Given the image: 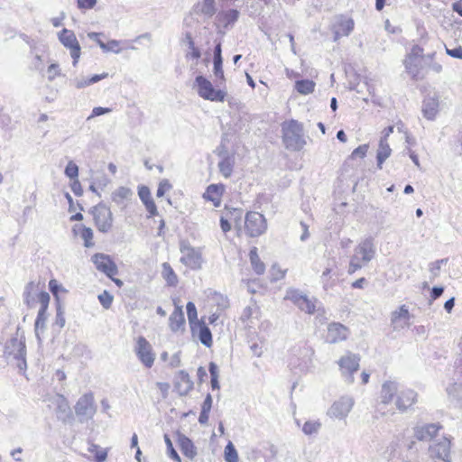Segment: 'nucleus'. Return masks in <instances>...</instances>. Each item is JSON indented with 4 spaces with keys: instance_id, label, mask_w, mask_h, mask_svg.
Returning a JSON list of instances; mask_svg holds the SVG:
<instances>
[{
    "instance_id": "obj_56",
    "label": "nucleus",
    "mask_w": 462,
    "mask_h": 462,
    "mask_svg": "<svg viewBox=\"0 0 462 462\" xmlns=\"http://www.w3.org/2000/svg\"><path fill=\"white\" fill-rule=\"evenodd\" d=\"M50 295L46 291H41L38 294V301L41 304L40 310H48L49 302H50Z\"/></svg>"
},
{
    "instance_id": "obj_59",
    "label": "nucleus",
    "mask_w": 462,
    "mask_h": 462,
    "mask_svg": "<svg viewBox=\"0 0 462 462\" xmlns=\"http://www.w3.org/2000/svg\"><path fill=\"white\" fill-rule=\"evenodd\" d=\"M430 59L428 60V64H426V67H428L430 70L433 71L436 74L441 73L442 65L438 62L433 61L434 53L430 54Z\"/></svg>"
},
{
    "instance_id": "obj_30",
    "label": "nucleus",
    "mask_w": 462,
    "mask_h": 462,
    "mask_svg": "<svg viewBox=\"0 0 462 462\" xmlns=\"http://www.w3.org/2000/svg\"><path fill=\"white\" fill-rule=\"evenodd\" d=\"M107 77H108V73H102V74H96L89 79L76 78L75 79H73V85L77 88L79 89V88H86L89 85L95 84V83L98 82L99 80L104 79Z\"/></svg>"
},
{
    "instance_id": "obj_3",
    "label": "nucleus",
    "mask_w": 462,
    "mask_h": 462,
    "mask_svg": "<svg viewBox=\"0 0 462 462\" xmlns=\"http://www.w3.org/2000/svg\"><path fill=\"white\" fill-rule=\"evenodd\" d=\"M4 356L6 359L12 358L15 361V365L20 372H25L27 369L26 363V346L23 339L12 337L5 346Z\"/></svg>"
},
{
    "instance_id": "obj_48",
    "label": "nucleus",
    "mask_w": 462,
    "mask_h": 462,
    "mask_svg": "<svg viewBox=\"0 0 462 462\" xmlns=\"http://www.w3.org/2000/svg\"><path fill=\"white\" fill-rule=\"evenodd\" d=\"M448 396L454 400H457L462 393V383H453L447 388Z\"/></svg>"
},
{
    "instance_id": "obj_32",
    "label": "nucleus",
    "mask_w": 462,
    "mask_h": 462,
    "mask_svg": "<svg viewBox=\"0 0 462 462\" xmlns=\"http://www.w3.org/2000/svg\"><path fill=\"white\" fill-rule=\"evenodd\" d=\"M162 275L170 286H175L178 282V277L174 273L173 269L168 263H163Z\"/></svg>"
},
{
    "instance_id": "obj_40",
    "label": "nucleus",
    "mask_w": 462,
    "mask_h": 462,
    "mask_svg": "<svg viewBox=\"0 0 462 462\" xmlns=\"http://www.w3.org/2000/svg\"><path fill=\"white\" fill-rule=\"evenodd\" d=\"M199 12L207 17H211L216 13L215 1L204 0Z\"/></svg>"
},
{
    "instance_id": "obj_53",
    "label": "nucleus",
    "mask_w": 462,
    "mask_h": 462,
    "mask_svg": "<svg viewBox=\"0 0 462 462\" xmlns=\"http://www.w3.org/2000/svg\"><path fill=\"white\" fill-rule=\"evenodd\" d=\"M186 309H187V315H188L189 321L190 325L192 326V324L194 323L195 320H197V318H198L196 306L193 302L189 301L187 303Z\"/></svg>"
},
{
    "instance_id": "obj_10",
    "label": "nucleus",
    "mask_w": 462,
    "mask_h": 462,
    "mask_svg": "<svg viewBox=\"0 0 462 462\" xmlns=\"http://www.w3.org/2000/svg\"><path fill=\"white\" fill-rule=\"evenodd\" d=\"M360 357L353 353H347L337 361L342 376L347 383L354 382V373L359 369Z\"/></svg>"
},
{
    "instance_id": "obj_50",
    "label": "nucleus",
    "mask_w": 462,
    "mask_h": 462,
    "mask_svg": "<svg viewBox=\"0 0 462 462\" xmlns=\"http://www.w3.org/2000/svg\"><path fill=\"white\" fill-rule=\"evenodd\" d=\"M65 174L71 180H76L79 175V167L73 162H69L65 168Z\"/></svg>"
},
{
    "instance_id": "obj_42",
    "label": "nucleus",
    "mask_w": 462,
    "mask_h": 462,
    "mask_svg": "<svg viewBox=\"0 0 462 462\" xmlns=\"http://www.w3.org/2000/svg\"><path fill=\"white\" fill-rule=\"evenodd\" d=\"M447 259H440L430 263L429 265V271L430 273V280H434L435 278L439 276L441 265L447 263Z\"/></svg>"
},
{
    "instance_id": "obj_52",
    "label": "nucleus",
    "mask_w": 462,
    "mask_h": 462,
    "mask_svg": "<svg viewBox=\"0 0 462 462\" xmlns=\"http://www.w3.org/2000/svg\"><path fill=\"white\" fill-rule=\"evenodd\" d=\"M304 296V294L297 290H290L287 291L285 299L290 300L295 305H298V303L303 299Z\"/></svg>"
},
{
    "instance_id": "obj_1",
    "label": "nucleus",
    "mask_w": 462,
    "mask_h": 462,
    "mask_svg": "<svg viewBox=\"0 0 462 462\" xmlns=\"http://www.w3.org/2000/svg\"><path fill=\"white\" fill-rule=\"evenodd\" d=\"M282 142L286 149L299 152L306 145L302 124L296 120L284 122L282 125Z\"/></svg>"
},
{
    "instance_id": "obj_8",
    "label": "nucleus",
    "mask_w": 462,
    "mask_h": 462,
    "mask_svg": "<svg viewBox=\"0 0 462 462\" xmlns=\"http://www.w3.org/2000/svg\"><path fill=\"white\" fill-rule=\"evenodd\" d=\"M428 453L432 459L452 462L450 457V440L446 437L433 439L429 446Z\"/></svg>"
},
{
    "instance_id": "obj_4",
    "label": "nucleus",
    "mask_w": 462,
    "mask_h": 462,
    "mask_svg": "<svg viewBox=\"0 0 462 462\" xmlns=\"http://www.w3.org/2000/svg\"><path fill=\"white\" fill-rule=\"evenodd\" d=\"M194 87L197 88L198 95L206 100L224 102L226 97V91L215 89L212 83L201 75L196 77Z\"/></svg>"
},
{
    "instance_id": "obj_63",
    "label": "nucleus",
    "mask_w": 462,
    "mask_h": 462,
    "mask_svg": "<svg viewBox=\"0 0 462 462\" xmlns=\"http://www.w3.org/2000/svg\"><path fill=\"white\" fill-rule=\"evenodd\" d=\"M48 74L49 79L53 80L60 74L59 65L56 63L51 64L48 68Z\"/></svg>"
},
{
    "instance_id": "obj_41",
    "label": "nucleus",
    "mask_w": 462,
    "mask_h": 462,
    "mask_svg": "<svg viewBox=\"0 0 462 462\" xmlns=\"http://www.w3.org/2000/svg\"><path fill=\"white\" fill-rule=\"evenodd\" d=\"M80 237L84 240V245L86 247H91L93 246V242H92V239H93V231L91 228L89 227H86L84 226H80Z\"/></svg>"
},
{
    "instance_id": "obj_16",
    "label": "nucleus",
    "mask_w": 462,
    "mask_h": 462,
    "mask_svg": "<svg viewBox=\"0 0 462 462\" xmlns=\"http://www.w3.org/2000/svg\"><path fill=\"white\" fill-rule=\"evenodd\" d=\"M399 393V385L395 381H385L381 388L380 395H379V404H378V411H381L382 405H387L391 403L393 399Z\"/></svg>"
},
{
    "instance_id": "obj_23",
    "label": "nucleus",
    "mask_w": 462,
    "mask_h": 462,
    "mask_svg": "<svg viewBox=\"0 0 462 462\" xmlns=\"http://www.w3.org/2000/svg\"><path fill=\"white\" fill-rule=\"evenodd\" d=\"M178 444L184 456L193 460L198 452L197 448L190 439L183 434H178Z\"/></svg>"
},
{
    "instance_id": "obj_5",
    "label": "nucleus",
    "mask_w": 462,
    "mask_h": 462,
    "mask_svg": "<svg viewBox=\"0 0 462 462\" xmlns=\"http://www.w3.org/2000/svg\"><path fill=\"white\" fill-rule=\"evenodd\" d=\"M97 409L94 394L91 392L86 393L80 396L74 406L75 413L80 422L93 419Z\"/></svg>"
},
{
    "instance_id": "obj_49",
    "label": "nucleus",
    "mask_w": 462,
    "mask_h": 462,
    "mask_svg": "<svg viewBox=\"0 0 462 462\" xmlns=\"http://www.w3.org/2000/svg\"><path fill=\"white\" fill-rule=\"evenodd\" d=\"M98 300L105 309H109L112 305L114 297L107 291H104L98 295Z\"/></svg>"
},
{
    "instance_id": "obj_55",
    "label": "nucleus",
    "mask_w": 462,
    "mask_h": 462,
    "mask_svg": "<svg viewBox=\"0 0 462 462\" xmlns=\"http://www.w3.org/2000/svg\"><path fill=\"white\" fill-rule=\"evenodd\" d=\"M363 265L365 264L357 259V256L353 255L349 263L348 273L353 274L357 270L361 269Z\"/></svg>"
},
{
    "instance_id": "obj_22",
    "label": "nucleus",
    "mask_w": 462,
    "mask_h": 462,
    "mask_svg": "<svg viewBox=\"0 0 462 462\" xmlns=\"http://www.w3.org/2000/svg\"><path fill=\"white\" fill-rule=\"evenodd\" d=\"M224 190L225 186L223 184H211L207 188L203 198L207 200L212 201L215 207H219Z\"/></svg>"
},
{
    "instance_id": "obj_24",
    "label": "nucleus",
    "mask_w": 462,
    "mask_h": 462,
    "mask_svg": "<svg viewBox=\"0 0 462 462\" xmlns=\"http://www.w3.org/2000/svg\"><path fill=\"white\" fill-rule=\"evenodd\" d=\"M169 326L173 332L184 329L185 318L181 307H175L173 312L169 318Z\"/></svg>"
},
{
    "instance_id": "obj_62",
    "label": "nucleus",
    "mask_w": 462,
    "mask_h": 462,
    "mask_svg": "<svg viewBox=\"0 0 462 462\" xmlns=\"http://www.w3.org/2000/svg\"><path fill=\"white\" fill-rule=\"evenodd\" d=\"M110 111H111V109L107 108V107H101V106L94 107L91 115L88 117V120H90L91 118H93L95 116H99L107 114Z\"/></svg>"
},
{
    "instance_id": "obj_12",
    "label": "nucleus",
    "mask_w": 462,
    "mask_h": 462,
    "mask_svg": "<svg viewBox=\"0 0 462 462\" xmlns=\"http://www.w3.org/2000/svg\"><path fill=\"white\" fill-rule=\"evenodd\" d=\"M59 40L66 48L70 50L73 65L76 66L80 57L81 49L75 33L70 30L63 29L59 33Z\"/></svg>"
},
{
    "instance_id": "obj_31",
    "label": "nucleus",
    "mask_w": 462,
    "mask_h": 462,
    "mask_svg": "<svg viewBox=\"0 0 462 462\" xmlns=\"http://www.w3.org/2000/svg\"><path fill=\"white\" fill-rule=\"evenodd\" d=\"M249 257L252 268L255 273L258 275L263 274L265 271V264L261 261L256 247H253L250 250Z\"/></svg>"
},
{
    "instance_id": "obj_58",
    "label": "nucleus",
    "mask_w": 462,
    "mask_h": 462,
    "mask_svg": "<svg viewBox=\"0 0 462 462\" xmlns=\"http://www.w3.org/2000/svg\"><path fill=\"white\" fill-rule=\"evenodd\" d=\"M223 60L214 59V74L221 80H225L224 71L222 69Z\"/></svg>"
},
{
    "instance_id": "obj_34",
    "label": "nucleus",
    "mask_w": 462,
    "mask_h": 462,
    "mask_svg": "<svg viewBox=\"0 0 462 462\" xmlns=\"http://www.w3.org/2000/svg\"><path fill=\"white\" fill-rule=\"evenodd\" d=\"M239 16V12L236 9L228 10L225 13H220L218 14L219 21L224 23V26L226 28L228 25L235 23Z\"/></svg>"
},
{
    "instance_id": "obj_47",
    "label": "nucleus",
    "mask_w": 462,
    "mask_h": 462,
    "mask_svg": "<svg viewBox=\"0 0 462 462\" xmlns=\"http://www.w3.org/2000/svg\"><path fill=\"white\" fill-rule=\"evenodd\" d=\"M46 319H47L46 310H39L37 318L35 320V325H34L35 332H36L37 336H38V330L40 328L43 329L45 328Z\"/></svg>"
},
{
    "instance_id": "obj_60",
    "label": "nucleus",
    "mask_w": 462,
    "mask_h": 462,
    "mask_svg": "<svg viewBox=\"0 0 462 462\" xmlns=\"http://www.w3.org/2000/svg\"><path fill=\"white\" fill-rule=\"evenodd\" d=\"M171 189V184L169 182L168 180H162L160 183H159V187L157 189V192H156V195L157 197H162L165 193L166 190H169Z\"/></svg>"
},
{
    "instance_id": "obj_46",
    "label": "nucleus",
    "mask_w": 462,
    "mask_h": 462,
    "mask_svg": "<svg viewBox=\"0 0 462 462\" xmlns=\"http://www.w3.org/2000/svg\"><path fill=\"white\" fill-rule=\"evenodd\" d=\"M164 441H165V444L167 446L168 456L171 459H173V460H175L177 462H181L180 457L179 456V454L177 453V451L173 448L172 442H171L170 437L167 434L164 435Z\"/></svg>"
},
{
    "instance_id": "obj_37",
    "label": "nucleus",
    "mask_w": 462,
    "mask_h": 462,
    "mask_svg": "<svg viewBox=\"0 0 462 462\" xmlns=\"http://www.w3.org/2000/svg\"><path fill=\"white\" fill-rule=\"evenodd\" d=\"M36 290V284L33 282H30L26 284L23 291V300L29 306L32 307L34 303V297L32 292Z\"/></svg>"
},
{
    "instance_id": "obj_6",
    "label": "nucleus",
    "mask_w": 462,
    "mask_h": 462,
    "mask_svg": "<svg viewBox=\"0 0 462 462\" xmlns=\"http://www.w3.org/2000/svg\"><path fill=\"white\" fill-rule=\"evenodd\" d=\"M181 253L180 262L192 270H199L202 267V254L199 248L191 246L188 242L181 241L180 244Z\"/></svg>"
},
{
    "instance_id": "obj_29",
    "label": "nucleus",
    "mask_w": 462,
    "mask_h": 462,
    "mask_svg": "<svg viewBox=\"0 0 462 462\" xmlns=\"http://www.w3.org/2000/svg\"><path fill=\"white\" fill-rule=\"evenodd\" d=\"M235 164V159L233 156L225 155L218 162V170L220 173L226 178H229L232 175Z\"/></svg>"
},
{
    "instance_id": "obj_44",
    "label": "nucleus",
    "mask_w": 462,
    "mask_h": 462,
    "mask_svg": "<svg viewBox=\"0 0 462 462\" xmlns=\"http://www.w3.org/2000/svg\"><path fill=\"white\" fill-rule=\"evenodd\" d=\"M298 308L306 313L311 314L315 311V304L314 302L309 299L306 295L303 299L298 303Z\"/></svg>"
},
{
    "instance_id": "obj_38",
    "label": "nucleus",
    "mask_w": 462,
    "mask_h": 462,
    "mask_svg": "<svg viewBox=\"0 0 462 462\" xmlns=\"http://www.w3.org/2000/svg\"><path fill=\"white\" fill-rule=\"evenodd\" d=\"M49 289L53 296L56 298L57 303H60L59 294L67 293L68 290L64 288L57 280L51 279L49 282Z\"/></svg>"
},
{
    "instance_id": "obj_19",
    "label": "nucleus",
    "mask_w": 462,
    "mask_h": 462,
    "mask_svg": "<svg viewBox=\"0 0 462 462\" xmlns=\"http://www.w3.org/2000/svg\"><path fill=\"white\" fill-rule=\"evenodd\" d=\"M439 428L434 423L416 426L414 428V437L420 441H433Z\"/></svg>"
},
{
    "instance_id": "obj_13",
    "label": "nucleus",
    "mask_w": 462,
    "mask_h": 462,
    "mask_svg": "<svg viewBox=\"0 0 462 462\" xmlns=\"http://www.w3.org/2000/svg\"><path fill=\"white\" fill-rule=\"evenodd\" d=\"M375 252L374 239L366 237L356 246L353 255H356L357 259L365 265L374 258Z\"/></svg>"
},
{
    "instance_id": "obj_26",
    "label": "nucleus",
    "mask_w": 462,
    "mask_h": 462,
    "mask_svg": "<svg viewBox=\"0 0 462 462\" xmlns=\"http://www.w3.org/2000/svg\"><path fill=\"white\" fill-rule=\"evenodd\" d=\"M132 194V190L129 188L119 187L113 191L111 198L113 202L123 208L125 207V200L128 199Z\"/></svg>"
},
{
    "instance_id": "obj_25",
    "label": "nucleus",
    "mask_w": 462,
    "mask_h": 462,
    "mask_svg": "<svg viewBox=\"0 0 462 462\" xmlns=\"http://www.w3.org/2000/svg\"><path fill=\"white\" fill-rule=\"evenodd\" d=\"M439 100L437 97H428L423 101L422 113L424 117L434 120L439 112Z\"/></svg>"
},
{
    "instance_id": "obj_18",
    "label": "nucleus",
    "mask_w": 462,
    "mask_h": 462,
    "mask_svg": "<svg viewBox=\"0 0 462 462\" xmlns=\"http://www.w3.org/2000/svg\"><path fill=\"white\" fill-rule=\"evenodd\" d=\"M417 402V393L411 389L399 391L395 400L396 408L400 411H405Z\"/></svg>"
},
{
    "instance_id": "obj_27",
    "label": "nucleus",
    "mask_w": 462,
    "mask_h": 462,
    "mask_svg": "<svg viewBox=\"0 0 462 462\" xmlns=\"http://www.w3.org/2000/svg\"><path fill=\"white\" fill-rule=\"evenodd\" d=\"M179 380L176 386L180 395H185L193 388V382L185 371H180Z\"/></svg>"
},
{
    "instance_id": "obj_7",
    "label": "nucleus",
    "mask_w": 462,
    "mask_h": 462,
    "mask_svg": "<svg viewBox=\"0 0 462 462\" xmlns=\"http://www.w3.org/2000/svg\"><path fill=\"white\" fill-rule=\"evenodd\" d=\"M91 213L97 229L102 233H107L113 226V214L110 208L99 203L93 207Z\"/></svg>"
},
{
    "instance_id": "obj_11",
    "label": "nucleus",
    "mask_w": 462,
    "mask_h": 462,
    "mask_svg": "<svg viewBox=\"0 0 462 462\" xmlns=\"http://www.w3.org/2000/svg\"><path fill=\"white\" fill-rule=\"evenodd\" d=\"M354 406V400L349 396H343L335 402L328 410L327 414L330 418L343 420L347 417Z\"/></svg>"
},
{
    "instance_id": "obj_45",
    "label": "nucleus",
    "mask_w": 462,
    "mask_h": 462,
    "mask_svg": "<svg viewBox=\"0 0 462 462\" xmlns=\"http://www.w3.org/2000/svg\"><path fill=\"white\" fill-rule=\"evenodd\" d=\"M90 453H94L97 462H104L107 457V452L104 449H100L96 444H91L88 448Z\"/></svg>"
},
{
    "instance_id": "obj_17",
    "label": "nucleus",
    "mask_w": 462,
    "mask_h": 462,
    "mask_svg": "<svg viewBox=\"0 0 462 462\" xmlns=\"http://www.w3.org/2000/svg\"><path fill=\"white\" fill-rule=\"evenodd\" d=\"M411 315L406 305H402L398 310L392 312L391 325L394 331H399L410 326Z\"/></svg>"
},
{
    "instance_id": "obj_15",
    "label": "nucleus",
    "mask_w": 462,
    "mask_h": 462,
    "mask_svg": "<svg viewBox=\"0 0 462 462\" xmlns=\"http://www.w3.org/2000/svg\"><path fill=\"white\" fill-rule=\"evenodd\" d=\"M92 261L96 265V268L106 273L107 277L112 278L117 274L118 270L116 264L111 260L108 255L104 254H95L92 256Z\"/></svg>"
},
{
    "instance_id": "obj_21",
    "label": "nucleus",
    "mask_w": 462,
    "mask_h": 462,
    "mask_svg": "<svg viewBox=\"0 0 462 462\" xmlns=\"http://www.w3.org/2000/svg\"><path fill=\"white\" fill-rule=\"evenodd\" d=\"M348 329L340 323H331L328 328V341L330 343H337L347 337Z\"/></svg>"
},
{
    "instance_id": "obj_64",
    "label": "nucleus",
    "mask_w": 462,
    "mask_h": 462,
    "mask_svg": "<svg viewBox=\"0 0 462 462\" xmlns=\"http://www.w3.org/2000/svg\"><path fill=\"white\" fill-rule=\"evenodd\" d=\"M446 52L450 57L462 60V48L460 46L454 49H448L446 47Z\"/></svg>"
},
{
    "instance_id": "obj_28",
    "label": "nucleus",
    "mask_w": 462,
    "mask_h": 462,
    "mask_svg": "<svg viewBox=\"0 0 462 462\" xmlns=\"http://www.w3.org/2000/svg\"><path fill=\"white\" fill-rule=\"evenodd\" d=\"M392 153V149L390 148L389 143L384 139H380L379 146L377 150V166L379 169H382L383 163L386 159L390 157Z\"/></svg>"
},
{
    "instance_id": "obj_14",
    "label": "nucleus",
    "mask_w": 462,
    "mask_h": 462,
    "mask_svg": "<svg viewBox=\"0 0 462 462\" xmlns=\"http://www.w3.org/2000/svg\"><path fill=\"white\" fill-rule=\"evenodd\" d=\"M134 351L143 365L148 368L152 366L155 355L152 352L151 344L143 337L138 338Z\"/></svg>"
},
{
    "instance_id": "obj_61",
    "label": "nucleus",
    "mask_w": 462,
    "mask_h": 462,
    "mask_svg": "<svg viewBox=\"0 0 462 462\" xmlns=\"http://www.w3.org/2000/svg\"><path fill=\"white\" fill-rule=\"evenodd\" d=\"M368 146L366 144H363L356 148L353 152L351 156L353 158L360 157L363 158L365 156L367 152Z\"/></svg>"
},
{
    "instance_id": "obj_43",
    "label": "nucleus",
    "mask_w": 462,
    "mask_h": 462,
    "mask_svg": "<svg viewBox=\"0 0 462 462\" xmlns=\"http://www.w3.org/2000/svg\"><path fill=\"white\" fill-rule=\"evenodd\" d=\"M120 43V41L110 40L106 44H100V48L104 52L112 51L118 54L121 52V49L119 48Z\"/></svg>"
},
{
    "instance_id": "obj_54",
    "label": "nucleus",
    "mask_w": 462,
    "mask_h": 462,
    "mask_svg": "<svg viewBox=\"0 0 462 462\" xmlns=\"http://www.w3.org/2000/svg\"><path fill=\"white\" fill-rule=\"evenodd\" d=\"M55 323L60 328H63L65 326L64 310L60 303H57Z\"/></svg>"
},
{
    "instance_id": "obj_35",
    "label": "nucleus",
    "mask_w": 462,
    "mask_h": 462,
    "mask_svg": "<svg viewBox=\"0 0 462 462\" xmlns=\"http://www.w3.org/2000/svg\"><path fill=\"white\" fill-rule=\"evenodd\" d=\"M199 338L201 344L208 347L212 345L211 331L205 324H199Z\"/></svg>"
},
{
    "instance_id": "obj_2",
    "label": "nucleus",
    "mask_w": 462,
    "mask_h": 462,
    "mask_svg": "<svg viewBox=\"0 0 462 462\" xmlns=\"http://www.w3.org/2000/svg\"><path fill=\"white\" fill-rule=\"evenodd\" d=\"M430 59V55H423V50L415 45L404 60L405 69L413 79H422L426 75L423 68L426 67Z\"/></svg>"
},
{
    "instance_id": "obj_20",
    "label": "nucleus",
    "mask_w": 462,
    "mask_h": 462,
    "mask_svg": "<svg viewBox=\"0 0 462 462\" xmlns=\"http://www.w3.org/2000/svg\"><path fill=\"white\" fill-rule=\"evenodd\" d=\"M354 25L353 19L340 17L333 25L334 42H337L342 36H348L354 30Z\"/></svg>"
},
{
    "instance_id": "obj_33",
    "label": "nucleus",
    "mask_w": 462,
    "mask_h": 462,
    "mask_svg": "<svg viewBox=\"0 0 462 462\" xmlns=\"http://www.w3.org/2000/svg\"><path fill=\"white\" fill-rule=\"evenodd\" d=\"M315 82L310 79H301L295 82V89L301 95H308L314 91Z\"/></svg>"
},
{
    "instance_id": "obj_36",
    "label": "nucleus",
    "mask_w": 462,
    "mask_h": 462,
    "mask_svg": "<svg viewBox=\"0 0 462 462\" xmlns=\"http://www.w3.org/2000/svg\"><path fill=\"white\" fill-rule=\"evenodd\" d=\"M321 428V422L319 420H308L302 426V431L305 435L317 434Z\"/></svg>"
},
{
    "instance_id": "obj_51",
    "label": "nucleus",
    "mask_w": 462,
    "mask_h": 462,
    "mask_svg": "<svg viewBox=\"0 0 462 462\" xmlns=\"http://www.w3.org/2000/svg\"><path fill=\"white\" fill-rule=\"evenodd\" d=\"M58 412L63 413L65 415L70 414V408L69 406L68 401L62 396H58Z\"/></svg>"
},
{
    "instance_id": "obj_39",
    "label": "nucleus",
    "mask_w": 462,
    "mask_h": 462,
    "mask_svg": "<svg viewBox=\"0 0 462 462\" xmlns=\"http://www.w3.org/2000/svg\"><path fill=\"white\" fill-rule=\"evenodd\" d=\"M225 459L226 462H238L237 451L231 441L225 448Z\"/></svg>"
},
{
    "instance_id": "obj_9",
    "label": "nucleus",
    "mask_w": 462,
    "mask_h": 462,
    "mask_svg": "<svg viewBox=\"0 0 462 462\" xmlns=\"http://www.w3.org/2000/svg\"><path fill=\"white\" fill-rule=\"evenodd\" d=\"M245 232L251 237L263 235L267 229L266 219L258 212H248L245 215Z\"/></svg>"
},
{
    "instance_id": "obj_57",
    "label": "nucleus",
    "mask_w": 462,
    "mask_h": 462,
    "mask_svg": "<svg viewBox=\"0 0 462 462\" xmlns=\"http://www.w3.org/2000/svg\"><path fill=\"white\" fill-rule=\"evenodd\" d=\"M138 196L143 203H146L147 201L152 199L151 197V191L146 186H141L139 188Z\"/></svg>"
}]
</instances>
